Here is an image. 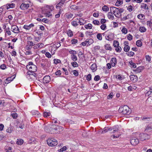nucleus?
<instances>
[{
    "mask_svg": "<svg viewBox=\"0 0 152 152\" xmlns=\"http://www.w3.org/2000/svg\"><path fill=\"white\" fill-rule=\"evenodd\" d=\"M77 20H79L78 23H80V25H83L85 23V21L84 20L83 18H79L78 19L77 18Z\"/></svg>",
    "mask_w": 152,
    "mask_h": 152,
    "instance_id": "5701e85b",
    "label": "nucleus"
},
{
    "mask_svg": "<svg viewBox=\"0 0 152 152\" xmlns=\"http://www.w3.org/2000/svg\"><path fill=\"white\" fill-rule=\"evenodd\" d=\"M27 45L32 47L34 45V44L32 41H28L27 42Z\"/></svg>",
    "mask_w": 152,
    "mask_h": 152,
    "instance_id": "4d7b16f0",
    "label": "nucleus"
},
{
    "mask_svg": "<svg viewBox=\"0 0 152 152\" xmlns=\"http://www.w3.org/2000/svg\"><path fill=\"white\" fill-rule=\"evenodd\" d=\"M86 79L88 81H90L91 79V75L90 74H89L86 77Z\"/></svg>",
    "mask_w": 152,
    "mask_h": 152,
    "instance_id": "0e129e2a",
    "label": "nucleus"
},
{
    "mask_svg": "<svg viewBox=\"0 0 152 152\" xmlns=\"http://www.w3.org/2000/svg\"><path fill=\"white\" fill-rule=\"evenodd\" d=\"M32 48V47L27 45L25 47V49L27 50H30Z\"/></svg>",
    "mask_w": 152,
    "mask_h": 152,
    "instance_id": "6e6d98bb",
    "label": "nucleus"
},
{
    "mask_svg": "<svg viewBox=\"0 0 152 152\" xmlns=\"http://www.w3.org/2000/svg\"><path fill=\"white\" fill-rule=\"evenodd\" d=\"M115 48V50L116 52H120L121 51L122 49L121 47L118 46H117Z\"/></svg>",
    "mask_w": 152,
    "mask_h": 152,
    "instance_id": "49530a36",
    "label": "nucleus"
},
{
    "mask_svg": "<svg viewBox=\"0 0 152 152\" xmlns=\"http://www.w3.org/2000/svg\"><path fill=\"white\" fill-rule=\"evenodd\" d=\"M44 44L42 43H39L37 44H34L33 48L34 49H36L39 48H42Z\"/></svg>",
    "mask_w": 152,
    "mask_h": 152,
    "instance_id": "f8f14e48",
    "label": "nucleus"
},
{
    "mask_svg": "<svg viewBox=\"0 0 152 152\" xmlns=\"http://www.w3.org/2000/svg\"><path fill=\"white\" fill-rule=\"evenodd\" d=\"M29 7L28 4L22 3L20 6V8L22 10H25L28 8Z\"/></svg>",
    "mask_w": 152,
    "mask_h": 152,
    "instance_id": "1a4fd4ad",
    "label": "nucleus"
},
{
    "mask_svg": "<svg viewBox=\"0 0 152 152\" xmlns=\"http://www.w3.org/2000/svg\"><path fill=\"white\" fill-rule=\"evenodd\" d=\"M140 7L141 9H143L145 10H148L149 9L148 7L147 4L143 3L141 4Z\"/></svg>",
    "mask_w": 152,
    "mask_h": 152,
    "instance_id": "2eb2a0df",
    "label": "nucleus"
},
{
    "mask_svg": "<svg viewBox=\"0 0 152 152\" xmlns=\"http://www.w3.org/2000/svg\"><path fill=\"white\" fill-rule=\"evenodd\" d=\"M145 130L147 131H151L152 130V127L148 125L146 127Z\"/></svg>",
    "mask_w": 152,
    "mask_h": 152,
    "instance_id": "09e8293b",
    "label": "nucleus"
},
{
    "mask_svg": "<svg viewBox=\"0 0 152 152\" xmlns=\"http://www.w3.org/2000/svg\"><path fill=\"white\" fill-rule=\"evenodd\" d=\"M66 0H61L60 1L56 6V8L57 10L62 11L64 9V3Z\"/></svg>",
    "mask_w": 152,
    "mask_h": 152,
    "instance_id": "7ed1b4c3",
    "label": "nucleus"
},
{
    "mask_svg": "<svg viewBox=\"0 0 152 152\" xmlns=\"http://www.w3.org/2000/svg\"><path fill=\"white\" fill-rule=\"evenodd\" d=\"M73 16V15L70 13H67L65 14L66 17L68 19L72 18Z\"/></svg>",
    "mask_w": 152,
    "mask_h": 152,
    "instance_id": "c85d7f7f",
    "label": "nucleus"
},
{
    "mask_svg": "<svg viewBox=\"0 0 152 152\" xmlns=\"http://www.w3.org/2000/svg\"><path fill=\"white\" fill-rule=\"evenodd\" d=\"M62 11H60L59 10L58 13L55 15V18H58L60 16L61 13H62Z\"/></svg>",
    "mask_w": 152,
    "mask_h": 152,
    "instance_id": "e2e57ef3",
    "label": "nucleus"
},
{
    "mask_svg": "<svg viewBox=\"0 0 152 152\" xmlns=\"http://www.w3.org/2000/svg\"><path fill=\"white\" fill-rule=\"evenodd\" d=\"M131 80L133 82H136L138 79L137 76L135 75H131L130 76Z\"/></svg>",
    "mask_w": 152,
    "mask_h": 152,
    "instance_id": "9b49d317",
    "label": "nucleus"
},
{
    "mask_svg": "<svg viewBox=\"0 0 152 152\" xmlns=\"http://www.w3.org/2000/svg\"><path fill=\"white\" fill-rule=\"evenodd\" d=\"M15 4H7V8L8 9L10 8H13L15 7Z\"/></svg>",
    "mask_w": 152,
    "mask_h": 152,
    "instance_id": "b1692460",
    "label": "nucleus"
},
{
    "mask_svg": "<svg viewBox=\"0 0 152 152\" xmlns=\"http://www.w3.org/2000/svg\"><path fill=\"white\" fill-rule=\"evenodd\" d=\"M119 8H117L113 14L116 17L118 18L121 17V14H119Z\"/></svg>",
    "mask_w": 152,
    "mask_h": 152,
    "instance_id": "a211bd4d",
    "label": "nucleus"
},
{
    "mask_svg": "<svg viewBox=\"0 0 152 152\" xmlns=\"http://www.w3.org/2000/svg\"><path fill=\"white\" fill-rule=\"evenodd\" d=\"M23 143V140L22 139H18L16 143L18 145H22Z\"/></svg>",
    "mask_w": 152,
    "mask_h": 152,
    "instance_id": "ea45409f",
    "label": "nucleus"
},
{
    "mask_svg": "<svg viewBox=\"0 0 152 152\" xmlns=\"http://www.w3.org/2000/svg\"><path fill=\"white\" fill-rule=\"evenodd\" d=\"M146 30V28L144 27H140L139 28L140 31L142 32L145 31Z\"/></svg>",
    "mask_w": 152,
    "mask_h": 152,
    "instance_id": "79ce46f5",
    "label": "nucleus"
},
{
    "mask_svg": "<svg viewBox=\"0 0 152 152\" xmlns=\"http://www.w3.org/2000/svg\"><path fill=\"white\" fill-rule=\"evenodd\" d=\"M11 30L12 31L15 33H18L19 32V30L18 26L15 25L12 26Z\"/></svg>",
    "mask_w": 152,
    "mask_h": 152,
    "instance_id": "0eeeda50",
    "label": "nucleus"
},
{
    "mask_svg": "<svg viewBox=\"0 0 152 152\" xmlns=\"http://www.w3.org/2000/svg\"><path fill=\"white\" fill-rule=\"evenodd\" d=\"M102 10L104 11L107 12L109 11V8L107 6L104 5L103 6Z\"/></svg>",
    "mask_w": 152,
    "mask_h": 152,
    "instance_id": "cd10ccee",
    "label": "nucleus"
},
{
    "mask_svg": "<svg viewBox=\"0 0 152 152\" xmlns=\"http://www.w3.org/2000/svg\"><path fill=\"white\" fill-rule=\"evenodd\" d=\"M91 68L93 72L95 71L97 69L96 65V64H93L91 66Z\"/></svg>",
    "mask_w": 152,
    "mask_h": 152,
    "instance_id": "412c9836",
    "label": "nucleus"
},
{
    "mask_svg": "<svg viewBox=\"0 0 152 152\" xmlns=\"http://www.w3.org/2000/svg\"><path fill=\"white\" fill-rule=\"evenodd\" d=\"M110 64L113 67H114L117 64V59L115 58H113L110 60Z\"/></svg>",
    "mask_w": 152,
    "mask_h": 152,
    "instance_id": "9d476101",
    "label": "nucleus"
},
{
    "mask_svg": "<svg viewBox=\"0 0 152 152\" xmlns=\"http://www.w3.org/2000/svg\"><path fill=\"white\" fill-rule=\"evenodd\" d=\"M133 38V37L130 34H129L127 35V39L128 40H129V41H130L132 40V39Z\"/></svg>",
    "mask_w": 152,
    "mask_h": 152,
    "instance_id": "5fc2aeb1",
    "label": "nucleus"
},
{
    "mask_svg": "<svg viewBox=\"0 0 152 152\" xmlns=\"http://www.w3.org/2000/svg\"><path fill=\"white\" fill-rule=\"evenodd\" d=\"M71 24L72 25L75 27L77 26L78 25V24L75 21H72L71 23Z\"/></svg>",
    "mask_w": 152,
    "mask_h": 152,
    "instance_id": "37998d69",
    "label": "nucleus"
},
{
    "mask_svg": "<svg viewBox=\"0 0 152 152\" xmlns=\"http://www.w3.org/2000/svg\"><path fill=\"white\" fill-rule=\"evenodd\" d=\"M15 77H13V76H12L10 77L7 78L5 81V83L6 84H8L10 83L11 81H12L15 78Z\"/></svg>",
    "mask_w": 152,
    "mask_h": 152,
    "instance_id": "ddd939ff",
    "label": "nucleus"
},
{
    "mask_svg": "<svg viewBox=\"0 0 152 152\" xmlns=\"http://www.w3.org/2000/svg\"><path fill=\"white\" fill-rule=\"evenodd\" d=\"M152 93V89L150 88L149 91H147L145 94V96H148Z\"/></svg>",
    "mask_w": 152,
    "mask_h": 152,
    "instance_id": "e433bc0d",
    "label": "nucleus"
},
{
    "mask_svg": "<svg viewBox=\"0 0 152 152\" xmlns=\"http://www.w3.org/2000/svg\"><path fill=\"white\" fill-rule=\"evenodd\" d=\"M122 33L126 34L127 32V29L124 27H123L121 30Z\"/></svg>",
    "mask_w": 152,
    "mask_h": 152,
    "instance_id": "a18cd8bd",
    "label": "nucleus"
},
{
    "mask_svg": "<svg viewBox=\"0 0 152 152\" xmlns=\"http://www.w3.org/2000/svg\"><path fill=\"white\" fill-rule=\"evenodd\" d=\"M129 63L130 65L132 66V67L133 68H136V65L135 63H133L132 61H131L129 62Z\"/></svg>",
    "mask_w": 152,
    "mask_h": 152,
    "instance_id": "bf43d9fd",
    "label": "nucleus"
},
{
    "mask_svg": "<svg viewBox=\"0 0 152 152\" xmlns=\"http://www.w3.org/2000/svg\"><path fill=\"white\" fill-rule=\"evenodd\" d=\"M100 77L99 75H97L95 76L94 78V80L95 81H97L100 79Z\"/></svg>",
    "mask_w": 152,
    "mask_h": 152,
    "instance_id": "338daca9",
    "label": "nucleus"
},
{
    "mask_svg": "<svg viewBox=\"0 0 152 152\" xmlns=\"http://www.w3.org/2000/svg\"><path fill=\"white\" fill-rule=\"evenodd\" d=\"M134 8L132 5H129L127 8V10L130 12L133 11Z\"/></svg>",
    "mask_w": 152,
    "mask_h": 152,
    "instance_id": "de8ad7c7",
    "label": "nucleus"
},
{
    "mask_svg": "<svg viewBox=\"0 0 152 152\" xmlns=\"http://www.w3.org/2000/svg\"><path fill=\"white\" fill-rule=\"evenodd\" d=\"M107 16L109 19L113 20L114 19V16L112 12H109L107 14Z\"/></svg>",
    "mask_w": 152,
    "mask_h": 152,
    "instance_id": "4be33fe9",
    "label": "nucleus"
},
{
    "mask_svg": "<svg viewBox=\"0 0 152 152\" xmlns=\"http://www.w3.org/2000/svg\"><path fill=\"white\" fill-rule=\"evenodd\" d=\"M147 24L150 27L152 26V22L151 21H148L147 22Z\"/></svg>",
    "mask_w": 152,
    "mask_h": 152,
    "instance_id": "774afa93",
    "label": "nucleus"
},
{
    "mask_svg": "<svg viewBox=\"0 0 152 152\" xmlns=\"http://www.w3.org/2000/svg\"><path fill=\"white\" fill-rule=\"evenodd\" d=\"M47 142L48 145L51 147L55 146L58 144L57 140L53 138H49L47 140Z\"/></svg>",
    "mask_w": 152,
    "mask_h": 152,
    "instance_id": "20e7f679",
    "label": "nucleus"
},
{
    "mask_svg": "<svg viewBox=\"0 0 152 152\" xmlns=\"http://www.w3.org/2000/svg\"><path fill=\"white\" fill-rule=\"evenodd\" d=\"M74 75L76 76H77L78 75V73L76 70H74L72 72Z\"/></svg>",
    "mask_w": 152,
    "mask_h": 152,
    "instance_id": "69168bd1",
    "label": "nucleus"
},
{
    "mask_svg": "<svg viewBox=\"0 0 152 152\" xmlns=\"http://www.w3.org/2000/svg\"><path fill=\"white\" fill-rule=\"evenodd\" d=\"M139 142V139L135 137H133L130 140V143L132 145H136Z\"/></svg>",
    "mask_w": 152,
    "mask_h": 152,
    "instance_id": "423d86ee",
    "label": "nucleus"
},
{
    "mask_svg": "<svg viewBox=\"0 0 152 152\" xmlns=\"http://www.w3.org/2000/svg\"><path fill=\"white\" fill-rule=\"evenodd\" d=\"M51 128V125H48L45 126L44 129L45 131L47 132H50L51 130L50 128Z\"/></svg>",
    "mask_w": 152,
    "mask_h": 152,
    "instance_id": "aec40b11",
    "label": "nucleus"
},
{
    "mask_svg": "<svg viewBox=\"0 0 152 152\" xmlns=\"http://www.w3.org/2000/svg\"><path fill=\"white\" fill-rule=\"evenodd\" d=\"M85 28L86 29H91L92 27V25L91 23H88L84 26Z\"/></svg>",
    "mask_w": 152,
    "mask_h": 152,
    "instance_id": "bb28decb",
    "label": "nucleus"
},
{
    "mask_svg": "<svg viewBox=\"0 0 152 152\" xmlns=\"http://www.w3.org/2000/svg\"><path fill=\"white\" fill-rule=\"evenodd\" d=\"M108 132V126L105 127L101 132V133H104Z\"/></svg>",
    "mask_w": 152,
    "mask_h": 152,
    "instance_id": "c9c22d12",
    "label": "nucleus"
},
{
    "mask_svg": "<svg viewBox=\"0 0 152 152\" xmlns=\"http://www.w3.org/2000/svg\"><path fill=\"white\" fill-rule=\"evenodd\" d=\"M122 4V1L121 0H118L115 4V5L117 6H119Z\"/></svg>",
    "mask_w": 152,
    "mask_h": 152,
    "instance_id": "473e14b6",
    "label": "nucleus"
},
{
    "mask_svg": "<svg viewBox=\"0 0 152 152\" xmlns=\"http://www.w3.org/2000/svg\"><path fill=\"white\" fill-rule=\"evenodd\" d=\"M69 53L70 54H72V55H75L77 54V52L74 50H71L69 51Z\"/></svg>",
    "mask_w": 152,
    "mask_h": 152,
    "instance_id": "603ef678",
    "label": "nucleus"
},
{
    "mask_svg": "<svg viewBox=\"0 0 152 152\" xmlns=\"http://www.w3.org/2000/svg\"><path fill=\"white\" fill-rule=\"evenodd\" d=\"M7 132L9 133H11L12 131V127H10L6 130Z\"/></svg>",
    "mask_w": 152,
    "mask_h": 152,
    "instance_id": "864d4df0",
    "label": "nucleus"
},
{
    "mask_svg": "<svg viewBox=\"0 0 152 152\" xmlns=\"http://www.w3.org/2000/svg\"><path fill=\"white\" fill-rule=\"evenodd\" d=\"M11 115L13 118L15 119L18 117V114L15 113H11Z\"/></svg>",
    "mask_w": 152,
    "mask_h": 152,
    "instance_id": "8fccbe9b",
    "label": "nucleus"
},
{
    "mask_svg": "<svg viewBox=\"0 0 152 152\" xmlns=\"http://www.w3.org/2000/svg\"><path fill=\"white\" fill-rule=\"evenodd\" d=\"M0 68L1 69L4 70L7 68V66L5 64H3L0 66Z\"/></svg>",
    "mask_w": 152,
    "mask_h": 152,
    "instance_id": "13d9d810",
    "label": "nucleus"
},
{
    "mask_svg": "<svg viewBox=\"0 0 152 152\" xmlns=\"http://www.w3.org/2000/svg\"><path fill=\"white\" fill-rule=\"evenodd\" d=\"M50 115V112H45L43 113V116L45 117H48Z\"/></svg>",
    "mask_w": 152,
    "mask_h": 152,
    "instance_id": "7c9ffc66",
    "label": "nucleus"
},
{
    "mask_svg": "<svg viewBox=\"0 0 152 152\" xmlns=\"http://www.w3.org/2000/svg\"><path fill=\"white\" fill-rule=\"evenodd\" d=\"M50 81V77L49 75H46L43 77V82L44 83H49Z\"/></svg>",
    "mask_w": 152,
    "mask_h": 152,
    "instance_id": "6e6552de",
    "label": "nucleus"
},
{
    "mask_svg": "<svg viewBox=\"0 0 152 152\" xmlns=\"http://www.w3.org/2000/svg\"><path fill=\"white\" fill-rule=\"evenodd\" d=\"M150 137L149 136L146 134H140L139 136V138L140 140L144 141L149 139Z\"/></svg>",
    "mask_w": 152,
    "mask_h": 152,
    "instance_id": "39448f33",
    "label": "nucleus"
},
{
    "mask_svg": "<svg viewBox=\"0 0 152 152\" xmlns=\"http://www.w3.org/2000/svg\"><path fill=\"white\" fill-rule=\"evenodd\" d=\"M6 31L7 34L9 35H11V33L10 31V28L9 27H8L7 28H6L5 29Z\"/></svg>",
    "mask_w": 152,
    "mask_h": 152,
    "instance_id": "3c124183",
    "label": "nucleus"
},
{
    "mask_svg": "<svg viewBox=\"0 0 152 152\" xmlns=\"http://www.w3.org/2000/svg\"><path fill=\"white\" fill-rule=\"evenodd\" d=\"M137 17L139 19L142 20L144 18L145 16L143 14H140L137 16Z\"/></svg>",
    "mask_w": 152,
    "mask_h": 152,
    "instance_id": "c756f323",
    "label": "nucleus"
},
{
    "mask_svg": "<svg viewBox=\"0 0 152 152\" xmlns=\"http://www.w3.org/2000/svg\"><path fill=\"white\" fill-rule=\"evenodd\" d=\"M57 127H58V126L55 125H51L50 128L53 129V133H58V132L57 131V130L58 129Z\"/></svg>",
    "mask_w": 152,
    "mask_h": 152,
    "instance_id": "dca6fc26",
    "label": "nucleus"
},
{
    "mask_svg": "<svg viewBox=\"0 0 152 152\" xmlns=\"http://www.w3.org/2000/svg\"><path fill=\"white\" fill-rule=\"evenodd\" d=\"M105 48L106 50H112V48L110 45L108 44L105 45Z\"/></svg>",
    "mask_w": 152,
    "mask_h": 152,
    "instance_id": "58836bf2",
    "label": "nucleus"
},
{
    "mask_svg": "<svg viewBox=\"0 0 152 152\" xmlns=\"http://www.w3.org/2000/svg\"><path fill=\"white\" fill-rule=\"evenodd\" d=\"M71 57L72 60L73 61H76L77 59V56L75 55H71Z\"/></svg>",
    "mask_w": 152,
    "mask_h": 152,
    "instance_id": "72a5a7b5",
    "label": "nucleus"
},
{
    "mask_svg": "<svg viewBox=\"0 0 152 152\" xmlns=\"http://www.w3.org/2000/svg\"><path fill=\"white\" fill-rule=\"evenodd\" d=\"M34 26V25L31 23V24L28 25H25L23 26V28L26 30H29L31 28Z\"/></svg>",
    "mask_w": 152,
    "mask_h": 152,
    "instance_id": "4468645a",
    "label": "nucleus"
},
{
    "mask_svg": "<svg viewBox=\"0 0 152 152\" xmlns=\"http://www.w3.org/2000/svg\"><path fill=\"white\" fill-rule=\"evenodd\" d=\"M71 64L74 67H77L78 66V64L75 61L71 62Z\"/></svg>",
    "mask_w": 152,
    "mask_h": 152,
    "instance_id": "2f4dec72",
    "label": "nucleus"
},
{
    "mask_svg": "<svg viewBox=\"0 0 152 152\" xmlns=\"http://www.w3.org/2000/svg\"><path fill=\"white\" fill-rule=\"evenodd\" d=\"M130 48V47L129 45H126L124 47V50L126 52H128Z\"/></svg>",
    "mask_w": 152,
    "mask_h": 152,
    "instance_id": "c03bdc74",
    "label": "nucleus"
},
{
    "mask_svg": "<svg viewBox=\"0 0 152 152\" xmlns=\"http://www.w3.org/2000/svg\"><path fill=\"white\" fill-rule=\"evenodd\" d=\"M115 128H113V129L111 132V133H114L115 132H118V126H115Z\"/></svg>",
    "mask_w": 152,
    "mask_h": 152,
    "instance_id": "a878e982",
    "label": "nucleus"
},
{
    "mask_svg": "<svg viewBox=\"0 0 152 152\" xmlns=\"http://www.w3.org/2000/svg\"><path fill=\"white\" fill-rule=\"evenodd\" d=\"M136 45L138 47H140L142 46V43L141 41L138 40L136 42Z\"/></svg>",
    "mask_w": 152,
    "mask_h": 152,
    "instance_id": "f704fd0d",
    "label": "nucleus"
},
{
    "mask_svg": "<svg viewBox=\"0 0 152 152\" xmlns=\"http://www.w3.org/2000/svg\"><path fill=\"white\" fill-rule=\"evenodd\" d=\"M113 45L115 47H116L119 45V43L117 41L114 40L113 42Z\"/></svg>",
    "mask_w": 152,
    "mask_h": 152,
    "instance_id": "4c0bfd02",
    "label": "nucleus"
},
{
    "mask_svg": "<svg viewBox=\"0 0 152 152\" xmlns=\"http://www.w3.org/2000/svg\"><path fill=\"white\" fill-rule=\"evenodd\" d=\"M131 110L129 107L125 105L121 106L118 110V112L122 114L127 115L130 113Z\"/></svg>",
    "mask_w": 152,
    "mask_h": 152,
    "instance_id": "f257e3e1",
    "label": "nucleus"
},
{
    "mask_svg": "<svg viewBox=\"0 0 152 152\" xmlns=\"http://www.w3.org/2000/svg\"><path fill=\"white\" fill-rule=\"evenodd\" d=\"M67 34L69 36L71 37L73 35V32L70 30H69L67 32Z\"/></svg>",
    "mask_w": 152,
    "mask_h": 152,
    "instance_id": "052dcab7",
    "label": "nucleus"
},
{
    "mask_svg": "<svg viewBox=\"0 0 152 152\" xmlns=\"http://www.w3.org/2000/svg\"><path fill=\"white\" fill-rule=\"evenodd\" d=\"M93 23L94 25H99V20H94L93 21Z\"/></svg>",
    "mask_w": 152,
    "mask_h": 152,
    "instance_id": "680f3d73",
    "label": "nucleus"
},
{
    "mask_svg": "<svg viewBox=\"0 0 152 152\" xmlns=\"http://www.w3.org/2000/svg\"><path fill=\"white\" fill-rule=\"evenodd\" d=\"M143 69V67L140 66L137 68L133 70V71L134 72H135V73H138L141 72Z\"/></svg>",
    "mask_w": 152,
    "mask_h": 152,
    "instance_id": "f3484780",
    "label": "nucleus"
},
{
    "mask_svg": "<svg viewBox=\"0 0 152 152\" xmlns=\"http://www.w3.org/2000/svg\"><path fill=\"white\" fill-rule=\"evenodd\" d=\"M117 8L115 7H110V12H112L113 14L115 12V10H117Z\"/></svg>",
    "mask_w": 152,
    "mask_h": 152,
    "instance_id": "a19ab883",
    "label": "nucleus"
},
{
    "mask_svg": "<svg viewBox=\"0 0 152 152\" xmlns=\"http://www.w3.org/2000/svg\"><path fill=\"white\" fill-rule=\"evenodd\" d=\"M26 68L29 71V72H28L27 73L28 75H33V74H35L34 72L37 70V66L35 65H32V66H29V65H27Z\"/></svg>",
    "mask_w": 152,
    "mask_h": 152,
    "instance_id": "f03ea898",
    "label": "nucleus"
},
{
    "mask_svg": "<svg viewBox=\"0 0 152 152\" xmlns=\"http://www.w3.org/2000/svg\"><path fill=\"white\" fill-rule=\"evenodd\" d=\"M86 41L87 43V46L91 45L94 42L93 40L91 38L87 39L86 40Z\"/></svg>",
    "mask_w": 152,
    "mask_h": 152,
    "instance_id": "6ab92c4d",
    "label": "nucleus"
},
{
    "mask_svg": "<svg viewBox=\"0 0 152 152\" xmlns=\"http://www.w3.org/2000/svg\"><path fill=\"white\" fill-rule=\"evenodd\" d=\"M103 34H104L98 33L96 35L97 38L100 41L102 40V35Z\"/></svg>",
    "mask_w": 152,
    "mask_h": 152,
    "instance_id": "393cba45",
    "label": "nucleus"
}]
</instances>
